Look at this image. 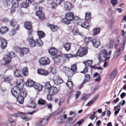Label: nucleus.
<instances>
[{
	"label": "nucleus",
	"instance_id": "09e8293b",
	"mask_svg": "<svg viewBox=\"0 0 126 126\" xmlns=\"http://www.w3.org/2000/svg\"><path fill=\"white\" fill-rule=\"evenodd\" d=\"M67 121L70 124H72L75 121V120L73 119V118L71 117H69L67 119Z\"/></svg>",
	"mask_w": 126,
	"mask_h": 126
},
{
	"label": "nucleus",
	"instance_id": "473e14b6",
	"mask_svg": "<svg viewBox=\"0 0 126 126\" xmlns=\"http://www.w3.org/2000/svg\"><path fill=\"white\" fill-rule=\"evenodd\" d=\"M37 34L40 38H42L45 36L44 33L42 31H38Z\"/></svg>",
	"mask_w": 126,
	"mask_h": 126
},
{
	"label": "nucleus",
	"instance_id": "4c0bfd02",
	"mask_svg": "<svg viewBox=\"0 0 126 126\" xmlns=\"http://www.w3.org/2000/svg\"><path fill=\"white\" fill-rule=\"evenodd\" d=\"M85 18L86 20H89L91 18V13L90 12H87L85 13Z\"/></svg>",
	"mask_w": 126,
	"mask_h": 126
},
{
	"label": "nucleus",
	"instance_id": "37998d69",
	"mask_svg": "<svg viewBox=\"0 0 126 126\" xmlns=\"http://www.w3.org/2000/svg\"><path fill=\"white\" fill-rule=\"evenodd\" d=\"M23 75L24 76H26L28 75V72L27 68V67H24L23 68L22 71Z\"/></svg>",
	"mask_w": 126,
	"mask_h": 126
},
{
	"label": "nucleus",
	"instance_id": "79ce46f5",
	"mask_svg": "<svg viewBox=\"0 0 126 126\" xmlns=\"http://www.w3.org/2000/svg\"><path fill=\"white\" fill-rule=\"evenodd\" d=\"M91 38L89 37H85L84 39V42L85 44H87L91 40Z\"/></svg>",
	"mask_w": 126,
	"mask_h": 126
},
{
	"label": "nucleus",
	"instance_id": "6e6552de",
	"mask_svg": "<svg viewBox=\"0 0 126 126\" xmlns=\"http://www.w3.org/2000/svg\"><path fill=\"white\" fill-rule=\"evenodd\" d=\"M15 117H20L23 119L24 121H29L31 119V118L27 117L23 113L19 112L15 115Z\"/></svg>",
	"mask_w": 126,
	"mask_h": 126
},
{
	"label": "nucleus",
	"instance_id": "f03ea898",
	"mask_svg": "<svg viewBox=\"0 0 126 126\" xmlns=\"http://www.w3.org/2000/svg\"><path fill=\"white\" fill-rule=\"evenodd\" d=\"M74 13L70 12L67 13L65 16V18L63 19V22L66 24L70 23V21L74 19Z\"/></svg>",
	"mask_w": 126,
	"mask_h": 126
},
{
	"label": "nucleus",
	"instance_id": "a878e982",
	"mask_svg": "<svg viewBox=\"0 0 126 126\" xmlns=\"http://www.w3.org/2000/svg\"><path fill=\"white\" fill-rule=\"evenodd\" d=\"M123 47H120L119 48L118 50L115 51L113 57L114 59H116L120 55L121 53V51Z\"/></svg>",
	"mask_w": 126,
	"mask_h": 126
},
{
	"label": "nucleus",
	"instance_id": "69168bd1",
	"mask_svg": "<svg viewBox=\"0 0 126 126\" xmlns=\"http://www.w3.org/2000/svg\"><path fill=\"white\" fill-rule=\"evenodd\" d=\"M89 97V96L86 95L82 97V99L84 101H85Z\"/></svg>",
	"mask_w": 126,
	"mask_h": 126
},
{
	"label": "nucleus",
	"instance_id": "6ab92c4d",
	"mask_svg": "<svg viewBox=\"0 0 126 126\" xmlns=\"http://www.w3.org/2000/svg\"><path fill=\"white\" fill-rule=\"evenodd\" d=\"M0 42L1 43V48L3 49H4L6 47L7 43L6 40L3 38H0Z\"/></svg>",
	"mask_w": 126,
	"mask_h": 126
},
{
	"label": "nucleus",
	"instance_id": "a211bd4d",
	"mask_svg": "<svg viewBox=\"0 0 126 126\" xmlns=\"http://www.w3.org/2000/svg\"><path fill=\"white\" fill-rule=\"evenodd\" d=\"M38 73L44 76H46L48 74V72L46 70L42 69H39L37 70Z\"/></svg>",
	"mask_w": 126,
	"mask_h": 126
},
{
	"label": "nucleus",
	"instance_id": "f704fd0d",
	"mask_svg": "<svg viewBox=\"0 0 126 126\" xmlns=\"http://www.w3.org/2000/svg\"><path fill=\"white\" fill-rule=\"evenodd\" d=\"M50 26V27L52 31L54 32L56 31L58 29V28L56 26H54L51 24H49Z\"/></svg>",
	"mask_w": 126,
	"mask_h": 126
},
{
	"label": "nucleus",
	"instance_id": "e2e57ef3",
	"mask_svg": "<svg viewBox=\"0 0 126 126\" xmlns=\"http://www.w3.org/2000/svg\"><path fill=\"white\" fill-rule=\"evenodd\" d=\"M62 117L64 120H66V119L67 118V115L65 114V112H64L63 115H62Z\"/></svg>",
	"mask_w": 126,
	"mask_h": 126
},
{
	"label": "nucleus",
	"instance_id": "9b49d317",
	"mask_svg": "<svg viewBox=\"0 0 126 126\" xmlns=\"http://www.w3.org/2000/svg\"><path fill=\"white\" fill-rule=\"evenodd\" d=\"M42 7H39V11L36 12V15L38 16L40 19H42L44 18L45 17V15L44 13L42 11Z\"/></svg>",
	"mask_w": 126,
	"mask_h": 126
},
{
	"label": "nucleus",
	"instance_id": "338daca9",
	"mask_svg": "<svg viewBox=\"0 0 126 126\" xmlns=\"http://www.w3.org/2000/svg\"><path fill=\"white\" fill-rule=\"evenodd\" d=\"M126 95V94L125 93H122L120 95L121 97L122 98H123Z\"/></svg>",
	"mask_w": 126,
	"mask_h": 126
},
{
	"label": "nucleus",
	"instance_id": "393cba45",
	"mask_svg": "<svg viewBox=\"0 0 126 126\" xmlns=\"http://www.w3.org/2000/svg\"><path fill=\"white\" fill-rule=\"evenodd\" d=\"M35 89L38 92H40L42 89L43 86L39 83L36 84L34 85Z\"/></svg>",
	"mask_w": 126,
	"mask_h": 126
},
{
	"label": "nucleus",
	"instance_id": "3c124183",
	"mask_svg": "<svg viewBox=\"0 0 126 126\" xmlns=\"http://www.w3.org/2000/svg\"><path fill=\"white\" fill-rule=\"evenodd\" d=\"M9 56L12 59L13 57L15 56L16 54L13 52L11 51L9 53Z\"/></svg>",
	"mask_w": 126,
	"mask_h": 126
},
{
	"label": "nucleus",
	"instance_id": "bf43d9fd",
	"mask_svg": "<svg viewBox=\"0 0 126 126\" xmlns=\"http://www.w3.org/2000/svg\"><path fill=\"white\" fill-rule=\"evenodd\" d=\"M51 95L49 94L47 96V99L49 101H51L52 99V97Z\"/></svg>",
	"mask_w": 126,
	"mask_h": 126
},
{
	"label": "nucleus",
	"instance_id": "c03bdc74",
	"mask_svg": "<svg viewBox=\"0 0 126 126\" xmlns=\"http://www.w3.org/2000/svg\"><path fill=\"white\" fill-rule=\"evenodd\" d=\"M93 62V61L91 60H88L84 61L83 62V63L85 65L90 66L91 65Z\"/></svg>",
	"mask_w": 126,
	"mask_h": 126
},
{
	"label": "nucleus",
	"instance_id": "a19ab883",
	"mask_svg": "<svg viewBox=\"0 0 126 126\" xmlns=\"http://www.w3.org/2000/svg\"><path fill=\"white\" fill-rule=\"evenodd\" d=\"M12 4L13 7L16 8L18 7L19 3L17 1L14 0L12 2Z\"/></svg>",
	"mask_w": 126,
	"mask_h": 126
},
{
	"label": "nucleus",
	"instance_id": "5701e85b",
	"mask_svg": "<svg viewBox=\"0 0 126 126\" xmlns=\"http://www.w3.org/2000/svg\"><path fill=\"white\" fill-rule=\"evenodd\" d=\"M49 53L52 55H55L57 53L58 51L54 47L51 48L48 50Z\"/></svg>",
	"mask_w": 126,
	"mask_h": 126
},
{
	"label": "nucleus",
	"instance_id": "864d4df0",
	"mask_svg": "<svg viewBox=\"0 0 126 126\" xmlns=\"http://www.w3.org/2000/svg\"><path fill=\"white\" fill-rule=\"evenodd\" d=\"M84 120L83 119H81L79 122H78L76 124H75L73 126H76V125H77L78 126H80L82 123L83 122Z\"/></svg>",
	"mask_w": 126,
	"mask_h": 126
},
{
	"label": "nucleus",
	"instance_id": "7c9ffc66",
	"mask_svg": "<svg viewBox=\"0 0 126 126\" xmlns=\"http://www.w3.org/2000/svg\"><path fill=\"white\" fill-rule=\"evenodd\" d=\"M71 45L70 43H66L64 45L63 47L66 50L68 51L70 49Z\"/></svg>",
	"mask_w": 126,
	"mask_h": 126
},
{
	"label": "nucleus",
	"instance_id": "4468645a",
	"mask_svg": "<svg viewBox=\"0 0 126 126\" xmlns=\"http://www.w3.org/2000/svg\"><path fill=\"white\" fill-rule=\"evenodd\" d=\"M24 26L25 28L28 30L29 31L28 34L30 35L32 33V27L30 23L28 22H26L24 23Z\"/></svg>",
	"mask_w": 126,
	"mask_h": 126
},
{
	"label": "nucleus",
	"instance_id": "b1692460",
	"mask_svg": "<svg viewBox=\"0 0 126 126\" xmlns=\"http://www.w3.org/2000/svg\"><path fill=\"white\" fill-rule=\"evenodd\" d=\"M29 51L28 48L23 47L21 49V52L20 53L19 55L21 56H23L24 54L27 53Z\"/></svg>",
	"mask_w": 126,
	"mask_h": 126
},
{
	"label": "nucleus",
	"instance_id": "9d476101",
	"mask_svg": "<svg viewBox=\"0 0 126 126\" xmlns=\"http://www.w3.org/2000/svg\"><path fill=\"white\" fill-rule=\"evenodd\" d=\"M63 71L68 77H71L74 73L72 71H71L70 68L67 67H64L63 69Z\"/></svg>",
	"mask_w": 126,
	"mask_h": 126
},
{
	"label": "nucleus",
	"instance_id": "72a5a7b5",
	"mask_svg": "<svg viewBox=\"0 0 126 126\" xmlns=\"http://www.w3.org/2000/svg\"><path fill=\"white\" fill-rule=\"evenodd\" d=\"M66 84L69 88H72L73 86V82L70 79L68 80Z\"/></svg>",
	"mask_w": 126,
	"mask_h": 126
},
{
	"label": "nucleus",
	"instance_id": "6e6d98bb",
	"mask_svg": "<svg viewBox=\"0 0 126 126\" xmlns=\"http://www.w3.org/2000/svg\"><path fill=\"white\" fill-rule=\"evenodd\" d=\"M46 103V101L42 99H40L38 101V103L41 104H44Z\"/></svg>",
	"mask_w": 126,
	"mask_h": 126
},
{
	"label": "nucleus",
	"instance_id": "2eb2a0df",
	"mask_svg": "<svg viewBox=\"0 0 126 126\" xmlns=\"http://www.w3.org/2000/svg\"><path fill=\"white\" fill-rule=\"evenodd\" d=\"M64 7L65 9L66 10H70L73 7L72 4L70 2L66 1L64 4Z\"/></svg>",
	"mask_w": 126,
	"mask_h": 126
},
{
	"label": "nucleus",
	"instance_id": "f257e3e1",
	"mask_svg": "<svg viewBox=\"0 0 126 126\" xmlns=\"http://www.w3.org/2000/svg\"><path fill=\"white\" fill-rule=\"evenodd\" d=\"M22 84L21 83L17 82L16 84L18 86L14 87L11 90L12 95L17 99V102L20 104L23 103L24 98L27 95L26 90L19 87Z\"/></svg>",
	"mask_w": 126,
	"mask_h": 126
},
{
	"label": "nucleus",
	"instance_id": "412c9836",
	"mask_svg": "<svg viewBox=\"0 0 126 126\" xmlns=\"http://www.w3.org/2000/svg\"><path fill=\"white\" fill-rule=\"evenodd\" d=\"M48 117L44 118L40 121L37 123V125L38 126H44L47 123V121Z\"/></svg>",
	"mask_w": 126,
	"mask_h": 126
},
{
	"label": "nucleus",
	"instance_id": "2f4dec72",
	"mask_svg": "<svg viewBox=\"0 0 126 126\" xmlns=\"http://www.w3.org/2000/svg\"><path fill=\"white\" fill-rule=\"evenodd\" d=\"M100 32V29L99 28H95L93 31L92 32L94 35H96L99 33Z\"/></svg>",
	"mask_w": 126,
	"mask_h": 126
},
{
	"label": "nucleus",
	"instance_id": "20e7f679",
	"mask_svg": "<svg viewBox=\"0 0 126 126\" xmlns=\"http://www.w3.org/2000/svg\"><path fill=\"white\" fill-rule=\"evenodd\" d=\"M88 52L87 47H84L80 48L76 53V56L82 57L84 55L86 54Z\"/></svg>",
	"mask_w": 126,
	"mask_h": 126
},
{
	"label": "nucleus",
	"instance_id": "5fc2aeb1",
	"mask_svg": "<svg viewBox=\"0 0 126 126\" xmlns=\"http://www.w3.org/2000/svg\"><path fill=\"white\" fill-rule=\"evenodd\" d=\"M37 43L40 46L43 45V43L41 40L39 39L37 40Z\"/></svg>",
	"mask_w": 126,
	"mask_h": 126
},
{
	"label": "nucleus",
	"instance_id": "4d7b16f0",
	"mask_svg": "<svg viewBox=\"0 0 126 126\" xmlns=\"http://www.w3.org/2000/svg\"><path fill=\"white\" fill-rule=\"evenodd\" d=\"M111 2L113 5L115 6L117 4V0H111Z\"/></svg>",
	"mask_w": 126,
	"mask_h": 126
},
{
	"label": "nucleus",
	"instance_id": "a18cd8bd",
	"mask_svg": "<svg viewBox=\"0 0 126 126\" xmlns=\"http://www.w3.org/2000/svg\"><path fill=\"white\" fill-rule=\"evenodd\" d=\"M20 72L19 70H16L14 73V76L16 77H19L21 76Z\"/></svg>",
	"mask_w": 126,
	"mask_h": 126
},
{
	"label": "nucleus",
	"instance_id": "49530a36",
	"mask_svg": "<svg viewBox=\"0 0 126 126\" xmlns=\"http://www.w3.org/2000/svg\"><path fill=\"white\" fill-rule=\"evenodd\" d=\"M64 56L66 58H70L76 56V54H64Z\"/></svg>",
	"mask_w": 126,
	"mask_h": 126
},
{
	"label": "nucleus",
	"instance_id": "f3484780",
	"mask_svg": "<svg viewBox=\"0 0 126 126\" xmlns=\"http://www.w3.org/2000/svg\"><path fill=\"white\" fill-rule=\"evenodd\" d=\"M30 46L31 47H33L35 46L36 42L33 39V37L32 36H30L28 38Z\"/></svg>",
	"mask_w": 126,
	"mask_h": 126
},
{
	"label": "nucleus",
	"instance_id": "dca6fc26",
	"mask_svg": "<svg viewBox=\"0 0 126 126\" xmlns=\"http://www.w3.org/2000/svg\"><path fill=\"white\" fill-rule=\"evenodd\" d=\"M58 92V90L55 87H51L48 91V93L51 95H53L56 94Z\"/></svg>",
	"mask_w": 126,
	"mask_h": 126
},
{
	"label": "nucleus",
	"instance_id": "de8ad7c7",
	"mask_svg": "<svg viewBox=\"0 0 126 126\" xmlns=\"http://www.w3.org/2000/svg\"><path fill=\"white\" fill-rule=\"evenodd\" d=\"M115 20L114 18L110 20L109 21V23L110 24V26L111 28L113 27V24L114 23Z\"/></svg>",
	"mask_w": 126,
	"mask_h": 126
},
{
	"label": "nucleus",
	"instance_id": "aec40b11",
	"mask_svg": "<svg viewBox=\"0 0 126 126\" xmlns=\"http://www.w3.org/2000/svg\"><path fill=\"white\" fill-rule=\"evenodd\" d=\"M93 46L96 48L100 46V43L99 41L97 39H94L91 41Z\"/></svg>",
	"mask_w": 126,
	"mask_h": 126
},
{
	"label": "nucleus",
	"instance_id": "0e129e2a",
	"mask_svg": "<svg viewBox=\"0 0 126 126\" xmlns=\"http://www.w3.org/2000/svg\"><path fill=\"white\" fill-rule=\"evenodd\" d=\"M88 70V67H85L83 71L81 72V73H85L86 72H87Z\"/></svg>",
	"mask_w": 126,
	"mask_h": 126
},
{
	"label": "nucleus",
	"instance_id": "8fccbe9b",
	"mask_svg": "<svg viewBox=\"0 0 126 126\" xmlns=\"http://www.w3.org/2000/svg\"><path fill=\"white\" fill-rule=\"evenodd\" d=\"M21 7L27 8L28 7V5L25 2H22L21 4Z\"/></svg>",
	"mask_w": 126,
	"mask_h": 126
},
{
	"label": "nucleus",
	"instance_id": "0eeeda50",
	"mask_svg": "<svg viewBox=\"0 0 126 126\" xmlns=\"http://www.w3.org/2000/svg\"><path fill=\"white\" fill-rule=\"evenodd\" d=\"M39 62L40 64L42 65L48 64L50 62L49 58L46 57L41 58L39 60Z\"/></svg>",
	"mask_w": 126,
	"mask_h": 126
},
{
	"label": "nucleus",
	"instance_id": "bb28decb",
	"mask_svg": "<svg viewBox=\"0 0 126 126\" xmlns=\"http://www.w3.org/2000/svg\"><path fill=\"white\" fill-rule=\"evenodd\" d=\"M72 32L74 35H78L80 34L79 30L76 27H74L72 29Z\"/></svg>",
	"mask_w": 126,
	"mask_h": 126
},
{
	"label": "nucleus",
	"instance_id": "ddd939ff",
	"mask_svg": "<svg viewBox=\"0 0 126 126\" xmlns=\"http://www.w3.org/2000/svg\"><path fill=\"white\" fill-rule=\"evenodd\" d=\"M4 81L5 82L11 83L13 81V77L11 75L5 76L3 78Z\"/></svg>",
	"mask_w": 126,
	"mask_h": 126
},
{
	"label": "nucleus",
	"instance_id": "774afa93",
	"mask_svg": "<svg viewBox=\"0 0 126 126\" xmlns=\"http://www.w3.org/2000/svg\"><path fill=\"white\" fill-rule=\"evenodd\" d=\"M14 122V120H13L11 118H9L8 120L7 121V122L8 123H12L13 122Z\"/></svg>",
	"mask_w": 126,
	"mask_h": 126
},
{
	"label": "nucleus",
	"instance_id": "f8f14e48",
	"mask_svg": "<svg viewBox=\"0 0 126 126\" xmlns=\"http://www.w3.org/2000/svg\"><path fill=\"white\" fill-rule=\"evenodd\" d=\"M3 59L5 61L4 63L5 65H8L11 62V59L8 54H5L3 55Z\"/></svg>",
	"mask_w": 126,
	"mask_h": 126
},
{
	"label": "nucleus",
	"instance_id": "58836bf2",
	"mask_svg": "<svg viewBox=\"0 0 126 126\" xmlns=\"http://www.w3.org/2000/svg\"><path fill=\"white\" fill-rule=\"evenodd\" d=\"M44 87L45 89L49 90L51 87L49 82L48 81L46 82L45 83Z\"/></svg>",
	"mask_w": 126,
	"mask_h": 126
},
{
	"label": "nucleus",
	"instance_id": "7ed1b4c3",
	"mask_svg": "<svg viewBox=\"0 0 126 126\" xmlns=\"http://www.w3.org/2000/svg\"><path fill=\"white\" fill-rule=\"evenodd\" d=\"M10 23L12 26L14 27V28L13 30H12L11 32V34L13 35L16 33V31L19 29V25H17L16 21L14 19L11 20Z\"/></svg>",
	"mask_w": 126,
	"mask_h": 126
},
{
	"label": "nucleus",
	"instance_id": "052dcab7",
	"mask_svg": "<svg viewBox=\"0 0 126 126\" xmlns=\"http://www.w3.org/2000/svg\"><path fill=\"white\" fill-rule=\"evenodd\" d=\"M125 100H123L122 101V102H120L118 106L120 107L121 105H124L125 103Z\"/></svg>",
	"mask_w": 126,
	"mask_h": 126
},
{
	"label": "nucleus",
	"instance_id": "603ef678",
	"mask_svg": "<svg viewBox=\"0 0 126 126\" xmlns=\"http://www.w3.org/2000/svg\"><path fill=\"white\" fill-rule=\"evenodd\" d=\"M36 106V104L33 102H31L30 104V105H28V107H29L33 108H35Z\"/></svg>",
	"mask_w": 126,
	"mask_h": 126
},
{
	"label": "nucleus",
	"instance_id": "e433bc0d",
	"mask_svg": "<svg viewBox=\"0 0 126 126\" xmlns=\"http://www.w3.org/2000/svg\"><path fill=\"white\" fill-rule=\"evenodd\" d=\"M117 74V70H114L111 73L110 75V78L111 79H114L116 76Z\"/></svg>",
	"mask_w": 126,
	"mask_h": 126
},
{
	"label": "nucleus",
	"instance_id": "c756f323",
	"mask_svg": "<svg viewBox=\"0 0 126 126\" xmlns=\"http://www.w3.org/2000/svg\"><path fill=\"white\" fill-rule=\"evenodd\" d=\"M94 77H96L95 79V80L96 82H99L100 79V76L98 73L96 72L94 74Z\"/></svg>",
	"mask_w": 126,
	"mask_h": 126
},
{
	"label": "nucleus",
	"instance_id": "c85d7f7f",
	"mask_svg": "<svg viewBox=\"0 0 126 126\" xmlns=\"http://www.w3.org/2000/svg\"><path fill=\"white\" fill-rule=\"evenodd\" d=\"M8 28L6 27H1L0 29V33L2 34L6 33L8 30Z\"/></svg>",
	"mask_w": 126,
	"mask_h": 126
},
{
	"label": "nucleus",
	"instance_id": "13d9d810",
	"mask_svg": "<svg viewBox=\"0 0 126 126\" xmlns=\"http://www.w3.org/2000/svg\"><path fill=\"white\" fill-rule=\"evenodd\" d=\"M80 92L79 91H77L75 94V98L76 99L79 97V96H80Z\"/></svg>",
	"mask_w": 126,
	"mask_h": 126
},
{
	"label": "nucleus",
	"instance_id": "ea45409f",
	"mask_svg": "<svg viewBox=\"0 0 126 126\" xmlns=\"http://www.w3.org/2000/svg\"><path fill=\"white\" fill-rule=\"evenodd\" d=\"M71 71H72L74 73L77 70V65L75 64H74L71 66L70 68Z\"/></svg>",
	"mask_w": 126,
	"mask_h": 126
},
{
	"label": "nucleus",
	"instance_id": "423d86ee",
	"mask_svg": "<svg viewBox=\"0 0 126 126\" xmlns=\"http://www.w3.org/2000/svg\"><path fill=\"white\" fill-rule=\"evenodd\" d=\"M51 2V8H52L55 9L58 5L60 4L64 0H50Z\"/></svg>",
	"mask_w": 126,
	"mask_h": 126
},
{
	"label": "nucleus",
	"instance_id": "1a4fd4ad",
	"mask_svg": "<svg viewBox=\"0 0 126 126\" xmlns=\"http://www.w3.org/2000/svg\"><path fill=\"white\" fill-rule=\"evenodd\" d=\"M54 83L57 85H59L62 83L63 80L61 78L58 76H55L53 79Z\"/></svg>",
	"mask_w": 126,
	"mask_h": 126
},
{
	"label": "nucleus",
	"instance_id": "c9c22d12",
	"mask_svg": "<svg viewBox=\"0 0 126 126\" xmlns=\"http://www.w3.org/2000/svg\"><path fill=\"white\" fill-rule=\"evenodd\" d=\"M81 26L82 27L85 28H87L88 27H90V26L88 22H83L81 23Z\"/></svg>",
	"mask_w": 126,
	"mask_h": 126
},
{
	"label": "nucleus",
	"instance_id": "4be33fe9",
	"mask_svg": "<svg viewBox=\"0 0 126 126\" xmlns=\"http://www.w3.org/2000/svg\"><path fill=\"white\" fill-rule=\"evenodd\" d=\"M34 82L32 80L29 79L26 82L25 85L28 87H32L34 85Z\"/></svg>",
	"mask_w": 126,
	"mask_h": 126
},
{
	"label": "nucleus",
	"instance_id": "680f3d73",
	"mask_svg": "<svg viewBox=\"0 0 126 126\" xmlns=\"http://www.w3.org/2000/svg\"><path fill=\"white\" fill-rule=\"evenodd\" d=\"M50 71L53 74H55L56 72V68H51Z\"/></svg>",
	"mask_w": 126,
	"mask_h": 126
},
{
	"label": "nucleus",
	"instance_id": "cd10ccee",
	"mask_svg": "<svg viewBox=\"0 0 126 126\" xmlns=\"http://www.w3.org/2000/svg\"><path fill=\"white\" fill-rule=\"evenodd\" d=\"M90 76L88 74H86L85 75L84 79L83 82V84H85L90 81Z\"/></svg>",
	"mask_w": 126,
	"mask_h": 126
},
{
	"label": "nucleus",
	"instance_id": "39448f33",
	"mask_svg": "<svg viewBox=\"0 0 126 126\" xmlns=\"http://www.w3.org/2000/svg\"><path fill=\"white\" fill-rule=\"evenodd\" d=\"M107 52L106 50L104 49L101 51L99 56V59L101 61H104L106 59H109V57L107 58Z\"/></svg>",
	"mask_w": 126,
	"mask_h": 126
}]
</instances>
